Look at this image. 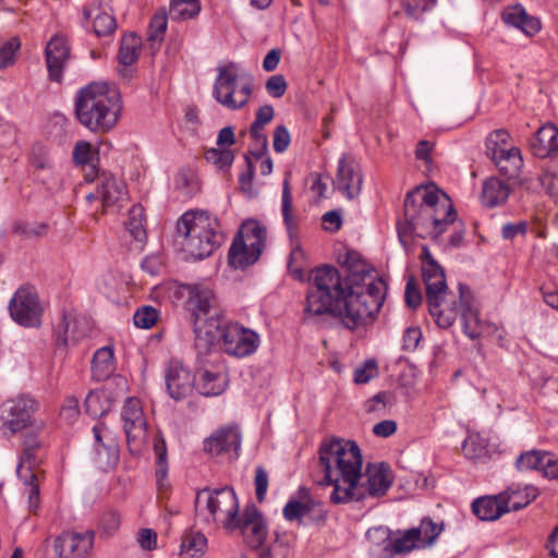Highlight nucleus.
I'll return each mask as SVG.
<instances>
[{
    "label": "nucleus",
    "mask_w": 558,
    "mask_h": 558,
    "mask_svg": "<svg viewBox=\"0 0 558 558\" xmlns=\"http://www.w3.org/2000/svg\"><path fill=\"white\" fill-rule=\"evenodd\" d=\"M313 509L311 502H302L299 500H290L283 507L282 513L287 521H301Z\"/></svg>",
    "instance_id": "obj_52"
},
{
    "label": "nucleus",
    "mask_w": 558,
    "mask_h": 558,
    "mask_svg": "<svg viewBox=\"0 0 558 558\" xmlns=\"http://www.w3.org/2000/svg\"><path fill=\"white\" fill-rule=\"evenodd\" d=\"M80 402L78 399L69 396L64 399L61 410L60 417L68 424H73L80 416Z\"/></svg>",
    "instance_id": "obj_57"
},
{
    "label": "nucleus",
    "mask_w": 558,
    "mask_h": 558,
    "mask_svg": "<svg viewBox=\"0 0 558 558\" xmlns=\"http://www.w3.org/2000/svg\"><path fill=\"white\" fill-rule=\"evenodd\" d=\"M195 513L205 523L221 524L229 531L236 530L239 500L235 492L229 486L198 489L195 497Z\"/></svg>",
    "instance_id": "obj_7"
},
{
    "label": "nucleus",
    "mask_w": 558,
    "mask_h": 558,
    "mask_svg": "<svg viewBox=\"0 0 558 558\" xmlns=\"http://www.w3.org/2000/svg\"><path fill=\"white\" fill-rule=\"evenodd\" d=\"M227 375L222 372L203 371L195 387L205 397L221 395L227 388Z\"/></svg>",
    "instance_id": "obj_33"
},
{
    "label": "nucleus",
    "mask_w": 558,
    "mask_h": 558,
    "mask_svg": "<svg viewBox=\"0 0 558 558\" xmlns=\"http://www.w3.org/2000/svg\"><path fill=\"white\" fill-rule=\"evenodd\" d=\"M206 161L216 166L219 170L227 171L234 161V154L228 148H209L204 155Z\"/></svg>",
    "instance_id": "obj_48"
},
{
    "label": "nucleus",
    "mask_w": 558,
    "mask_h": 558,
    "mask_svg": "<svg viewBox=\"0 0 558 558\" xmlns=\"http://www.w3.org/2000/svg\"><path fill=\"white\" fill-rule=\"evenodd\" d=\"M166 389L171 399H186L195 388V376L179 360H170L163 371Z\"/></svg>",
    "instance_id": "obj_16"
},
{
    "label": "nucleus",
    "mask_w": 558,
    "mask_h": 558,
    "mask_svg": "<svg viewBox=\"0 0 558 558\" xmlns=\"http://www.w3.org/2000/svg\"><path fill=\"white\" fill-rule=\"evenodd\" d=\"M95 154L92 149L90 143L86 141H78L73 149V161L80 166H87L89 170L86 172V179L92 181L97 175V169L93 163Z\"/></svg>",
    "instance_id": "obj_42"
},
{
    "label": "nucleus",
    "mask_w": 558,
    "mask_h": 558,
    "mask_svg": "<svg viewBox=\"0 0 558 558\" xmlns=\"http://www.w3.org/2000/svg\"><path fill=\"white\" fill-rule=\"evenodd\" d=\"M531 150L537 158L554 157L558 154V128L548 123L539 128L530 142Z\"/></svg>",
    "instance_id": "obj_25"
},
{
    "label": "nucleus",
    "mask_w": 558,
    "mask_h": 558,
    "mask_svg": "<svg viewBox=\"0 0 558 558\" xmlns=\"http://www.w3.org/2000/svg\"><path fill=\"white\" fill-rule=\"evenodd\" d=\"M267 229L258 220L248 219L242 223L228 253L229 265L235 269H245L255 264L265 246Z\"/></svg>",
    "instance_id": "obj_9"
},
{
    "label": "nucleus",
    "mask_w": 558,
    "mask_h": 558,
    "mask_svg": "<svg viewBox=\"0 0 558 558\" xmlns=\"http://www.w3.org/2000/svg\"><path fill=\"white\" fill-rule=\"evenodd\" d=\"M122 110L120 94L108 84L92 83L75 97V114L92 132L105 133L117 124Z\"/></svg>",
    "instance_id": "obj_5"
},
{
    "label": "nucleus",
    "mask_w": 558,
    "mask_h": 558,
    "mask_svg": "<svg viewBox=\"0 0 558 558\" xmlns=\"http://www.w3.org/2000/svg\"><path fill=\"white\" fill-rule=\"evenodd\" d=\"M120 514L116 510L106 511L100 520V526L107 535H112L120 527Z\"/></svg>",
    "instance_id": "obj_64"
},
{
    "label": "nucleus",
    "mask_w": 558,
    "mask_h": 558,
    "mask_svg": "<svg viewBox=\"0 0 558 558\" xmlns=\"http://www.w3.org/2000/svg\"><path fill=\"white\" fill-rule=\"evenodd\" d=\"M459 294L448 289L446 281H437L425 287L426 303L430 316L439 328H450L458 315L461 317L464 333L471 338L480 337V312L469 286L459 283Z\"/></svg>",
    "instance_id": "obj_4"
},
{
    "label": "nucleus",
    "mask_w": 558,
    "mask_h": 558,
    "mask_svg": "<svg viewBox=\"0 0 558 558\" xmlns=\"http://www.w3.org/2000/svg\"><path fill=\"white\" fill-rule=\"evenodd\" d=\"M207 548V538L201 532L186 533L181 543V555L189 558L202 557Z\"/></svg>",
    "instance_id": "obj_40"
},
{
    "label": "nucleus",
    "mask_w": 558,
    "mask_h": 558,
    "mask_svg": "<svg viewBox=\"0 0 558 558\" xmlns=\"http://www.w3.org/2000/svg\"><path fill=\"white\" fill-rule=\"evenodd\" d=\"M175 294L183 300V307L189 313L191 322L218 310L214 291L203 284H180Z\"/></svg>",
    "instance_id": "obj_14"
},
{
    "label": "nucleus",
    "mask_w": 558,
    "mask_h": 558,
    "mask_svg": "<svg viewBox=\"0 0 558 558\" xmlns=\"http://www.w3.org/2000/svg\"><path fill=\"white\" fill-rule=\"evenodd\" d=\"M227 323L219 310L192 322L195 345L202 350H209L214 344L221 343Z\"/></svg>",
    "instance_id": "obj_18"
},
{
    "label": "nucleus",
    "mask_w": 558,
    "mask_h": 558,
    "mask_svg": "<svg viewBox=\"0 0 558 558\" xmlns=\"http://www.w3.org/2000/svg\"><path fill=\"white\" fill-rule=\"evenodd\" d=\"M218 228V220L210 218L207 211L184 213L177 223L182 250L193 259L208 257L223 241V234Z\"/></svg>",
    "instance_id": "obj_6"
},
{
    "label": "nucleus",
    "mask_w": 558,
    "mask_h": 558,
    "mask_svg": "<svg viewBox=\"0 0 558 558\" xmlns=\"http://www.w3.org/2000/svg\"><path fill=\"white\" fill-rule=\"evenodd\" d=\"M40 450H23L16 472L23 481L25 493L28 495L29 511L36 512L39 507V484L35 468L41 462Z\"/></svg>",
    "instance_id": "obj_20"
},
{
    "label": "nucleus",
    "mask_w": 558,
    "mask_h": 558,
    "mask_svg": "<svg viewBox=\"0 0 558 558\" xmlns=\"http://www.w3.org/2000/svg\"><path fill=\"white\" fill-rule=\"evenodd\" d=\"M45 59L48 77L52 82L61 83L63 73L70 59V46L61 35H54L46 45Z\"/></svg>",
    "instance_id": "obj_21"
},
{
    "label": "nucleus",
    "mask_w": 558,
    "mask_h": 558,
    "mask_svg": "<svg viewBox=\"0 0 558 558\" xmlns=\"http://www.w3.org/2000/svg\"><path fill=\"white\" fill-rule=\"evenodd\" d=\"M457 218L448 196L432 186H416L407 193L403 204V221L397 225L403 243L407 235L437 240Z\"/></svg>",
    "instance_id": "obj_2"
},
{
    "label": "nucleus",
    "mask_w": 558,
    "mask_h": 558,
    "mask_svg": "<svg viewBox=\"0 0 558 558\" xmlns=\"http://www.w3.org/2000/svg\"><path fill=\"white\" fill-rule=\"evenodd\" d=\"M377 364L375 361L369 360L364 363L362 367L354 371V383L366 384L377 375Z\"/></svg>",
    "instance_id": "obj_62"
},
{
    "label": "nucleus",
    "mask_w": 558,
    "mask_h": 558,
    "mask_svg": "<svg viewBox=\"0 0 558 558\" xmlns=\"http://www.w3.org/2000/svg\"><path fill=\"white\" fill-rule=\"evenodd\" d=\"M392 558L396 555L407 554L413 550L416 547H421L420 544V532L418 530L409 529L404 533H402L399 537H392Z\"/></svg>",
    "instance_id": "obj_45"
},
{
    "label": "nucleus",
    "mask_w": 558,
    "mask_h": 558,
    "mask_svg": "<svg viewBox=\"0 0 558 558\" xmlns=\"http://www.w3.org/2000/svg\"><path fill=\"white\" fill-rule=\"evenodd\" d=\"M413 529L420 532L421 547H426L434 544L442 531V525L435 523L430 518H424L420 525Z\"/></svg>",
    "instance_id": "obj_49"
},
{
    "label": "nucleus",
    "mask_w": 558,
    "mask_h": 558,
    "mask_svg": "<svg viewBox=\"0 0 558 558\" xmlns=\"http://www.w3.org/2000/svg\"><path fill=\"white\" fill-rule=\"evenodd\" d=\"M498 171L509 179L518 177L523 167V158L518 147L511 146L492 159Z\"/></svg>",
    "instance_id": "obj_32"
},
{
    "label": "nucleus",
    "mask_w": 558,
    "mask_h": 558,
    "mask_svg": "<svg viewBox=\"0 0 558 558\" xmlns=\"http://www.w3.org/2000/svg\"><path fill=\"white\" fill-rule=\"evenodd\" d=\"M290 142L291 137L288 129L283 124L278 125L274 131V150L279 154L286 151L290 145Z\"/></svg>",
    "instance_id": "obj_61"
},
{
    "label": "nucleus",
    "mask_w": 558,
    "mask_h": 558,
    "mask_svg": "<svg viewBox=\"0 0 558 558\" xmlns=\"http://www.w3.org/2000/svg\"><path fill=\"white\" fill-rule=\"evenodd\" d=\"M29 162L38 170H50L53 167L48 147L40 143L33 145L29 154Z\"/></svg>",
    "instance_id": "obj_50"
},
{
    "label": "nucleus",
    "mask_w": 558,
    "mask_h": 558,
    "mask_svg": "<svg viewBox=\"0 0 558 558\" xmlns=\"http://www.w3.org/2000/svg\"><path fill=\"white\" fill-rule=\"evenodd\" d=\"M13 320L24 327H38L41 320L43 308L38 295L31 287L20 288L9 304Z\"/></svg>",
    "instance_id": "obj_15"
},
{
    "label": "nucleus",
    "mask_w": 558,
    "mask_h": 558,
    "mask_svg": "<svg viewBox=\"0 0 558 558\" xmlns=\"http://www.w3.org/2000/svg\"><path fill=\"white\" fill-rule=\"evenodd\" d=\"M97 193L105 210L111 207H120L128 196L124 182L107 173H102L98 178Z\"/></svg>",
    "instance_id": "obj_24"
},
{
    "label": "nucleus",
    "mask_w": 558,
    "mask_h": 558,
    "mask_svg": "<svg viewBox=\"0 0 558 558\" xmlns=\"http://www.w3.org/2000/svg\"><path fill=\"white\" fill-rule=\"evenodd\" d=\"M507 504V512L525 508L537 497V489L533 486H511L501 493Z\"/></svg>",
    "instance_id": "obj_34"
},
{
    "label": "nucleus",
    "mask_w": 558,
    "mask_h": 558,
    "mask_svg": "<svg viewBox=\"0 0 558 558\" xmlns=\"http://www.w3.org/2000/svg\"><path fill=\"white\" fill-rule=\"evenodd\" d=\"M265 88L270 96L275 98H280L286 94L287 82L283 75L276 74L267 80Z\"/></svg>",
    "instance_id": "obj_63"
},
{
    "label": "nucleus",
    "mask_w": 558,
    "mask_h": 558,
    "mask_svg": "<svg viewBox=\"0 0 558 558\" xmlns=\"http://www.w3.org/2000/svg\"><path fill=\"white\" fill-rule=\"evenodd\" d=\"M341 264L349 271L350 283L333 266L323 265L312 271L304 314L317 319L329 315L345 328L355 330L378 314L386 298L387 284L381 278L371 276L355 251L348 252Z\"/></svg>",
    "instance_id": "obj_1"
},
{
    "label": "nucleus",
    "mask_w": 558,
    "mask_h": 558,
    "mask_svg": "<svg viewBox=\"0 0 558 558\" xmlns=\"http://www.w3.org/2000/svg\"><path fill=\"white\" fill-rule=\"evenodd\" d=\"M362 172L360 166L351 158L342 156L338 162V171L335 184L337 189L353 199L360 195L362 189Z\"/></svg>",
    "instance_id": "obj_23"
},
{
    "label": "nucleus",
    "mask_w": 558,
    "mask_h": 558,
    "mask_svg": "<svg viewBox=\"0 0 558 558\" xmlns=\"http://www.w3.org/2000/svg\"><path fill=\"white\" fill-rule=\"evenodd\" d=\"M404 300L407 305L413 310L422 303V294L413 277H410L407 281Z\"/></svg>",
    "instance_id": "obj_60"
},
{
    "label": "nucleus",
    "mask_w": 558,
    "mask_h": 558,
    "mask_svg": "<svg viewBox=\"0 0 558 558\" xmlns=\"http://www.w3.org/2000/svg\"><path fill=\"white\" fill-rule=\"evenodd\" d=\"M168 15L166 11L157 12L150 20L147 38L153 43H161L167 31Z\"/></svg>",
    "instance_id": "obj_51"
},
{
    "label": "nucleus",
    "mask_w": 558,
    "mask_h": 558,
    "mask_svg": "<svg viewBox=\"0 0 558 558\" xmlns=\"http://www.w3.org/2000/svg\"><path fill=\"white\" fill-rule=\"evenodd\" d=\"M511 136L505 129H498L488 134L486 137L485 146L487 156L493 159L505 149L510 148L509 145Z\"/></svg>",
    "instance_id": "obj_46"
},
{
    "label": "nucleus",
    "mask_w": 558,
    "mask_h": 558,
    "mask_svg": "<svg viewBox=\"0 0 558 558\" xmlns=\"http://www.w3.org/2000/svg\"><path fill=\"white\" fill-rule=\"evenodd\" d=\"M465 458L475 462H485L489 457L486 438L478 433L470 434L462 444Z\"/></svg>",
    "instance_id": "obj_38"
},
{
    "label": "nucleus",
    "mask_w": 558,
    "mask_h": 558,
    "mask_svg": "<svg viewBox=\"0 0 558 558\" xmlns=\"http://www.w3.org/2000/svg\"><path fill=\"white\" fill-rule=\"evenodd\" d=\"M144 220V208L141 205H133L129 210V217L128 221L125 222V228L130 235L138 242H143L146 240Z\"/></svg>",
    "instance_id": "obj_43"
},
{
    "label": "nucleus",
    "mask_w": 558,
    "mask_h": 558,
    "mask_svg": "<svg viewBox=\"0 0 558 558\" xmlns=\"http://www.w3.org/2000/svg\"><path fill=\"white\" fill-rule=\"evenodd\" d=\"M293 248L290 253L288 260V269L293 275L294 278L302 280L303 279V269L302 262L305 258V253L301 248L298 239L294 242H291Z\"/></svg>",
    "instance_id": "obj_54"
},
{
    "label": "nucleus",
    "mask_w": 558,
    "mask_h": 558,
    "mask_svg": "<svg viewBox=\"0 0 558 558\" xmlns=\"http://www.w3.org/2000/svg\"><path fill=\"white\" fill-rule=\"evenodd\" d=\"M43 427V422L29 426V429L24 435L23 450H40L43 448V440L38 435V432L41 430Z\"/></svg>",
    "instance_id": "obj_58"
},
{
    "label": "nucleus",
    "mask_w": 558,
    "mask_h": 558,
    "mask_svg": "<svg viewBox=\"0 0 558 558\" xmlns=\"http://www.w3.org/2000/svg\"><path fill=\"white\" fill-rule=\"evenodd\" d=\"M111 393L107 389L90 391L85 398V410L94 418L108 413L112 405Z\"/></svg>",
    "instance_id": "obj_36"
},
{
    "label": "nucleus",
    "mask_w": 558,
    "mask_h": 558,
    "mask_svg": "<svg viewBox=\"0 0 558 558\" xmlns=\"http://www.w3.org/2000/svg\"><path fill=\"white\" fill-rule=\"evenodd\" d=\"M366 481L361 483V480L355 481V487L349 494L350 501H361L366 497H381L391 487L393 476L391 470L386 463H368L365 470Z\"/></svg>",
    "instance_id": "obj_11"
},
{
    "label": "nucleus",
    "mask_w": 558,
    "mask_h": 558,
    "mask_svg": "<svg viewBox=\"0 0 558 558\" xmlns=\"http://www.w3.org/2000/svg\"><path fill=\"white\" fill-rule=\"evenodd\" d=\"M366 538L369 543V558H392V536L388 527H371L366 532Z\"/></svg>",
    "instance_id": "obj_30"
},
{
    "label": "nucleus",
    "mask_w": 558,
    "mask_h": 558,
    "mask_svg": "<svg viewBox=\"0 0 558 558\" xmlns=\"http://www.w3.org/2000/svg\"><path fill=\"white\" fill-rule=\"evenodd\" d=\"M217 72L213 85L214 99L230 110L245 107L253 92L254 77L247 72L241 73L235 62L219 65Z\"/></svg>",
    "instance_id": "obj_8"
},
{
    "label": "nucleus",
    "mask_w": 558,
    "mask_h": 558,
    "mask_svg": "<svg viewBox=\"0 0 558 558\" xmlns=\"http://www.w3.org/2000/svg\"><path fill=\"white\" fill-rule=\"evenodd\" d=\"M84 16L93 22L94 32L98 37L112 34L117 28L116 19L101 5L84 8Z\"/></svg>",
    "instance_id": "obj_31"
},
{
    "label": "nucleus",
    "mask_w": 558,
    "mask_h": 558,
    "mask_svg": "<svg viewBox=\"0 0 558 558\" xmlns=\"http://www.w3.org/2000/svg\"><path fill=\"white\" fill-rule=\"evenodd\" d=\"M201 12L199 0H170L169 15L174 21H185Z\"/></svg>",
    "instance_id": "obj_41"
},
{
    "label": "nucleus",
    "mask_w": 558,
    "mask_h": 558,
    "mask_svg": "<svg viewBox=\"0 0 558 558\" xmlns=\"http://www.w3.org/2000/svg\"><path fill=\"white\" fill-rule=\"evenodd\" d=\"M548 452L549 451L536 449L522 452L515 460L517 470L521 472L537 470L541 472L544 465V461L548 457Z\"/></svg>",
    "instance_id": "obj_44"
},
{
    "label": "nucleus",
    "mask_w": 558,
    "mask_h": 558,
    "mask_svg": "<svg viewBox=\"0 0 558 558\" xmlns=\"http://www.w3.org/2000/svg\"><path fill=\"white\" fill-rule=\"evenodd\" d=\"M242 435L238 426H222L204 440V451L211 457L228 456L236 459L240 456Z\"/></svg>",
    "instance_id": "obj_17"
},
{
    "label": "nucleus",
    "mask_w": 558,
    "mask_h": 558,
    "mask_svg": "<svg viewBox=\"0 0 558 558\" xmlns=\"http://www.w3.org/2000/svg\"><path fill=\"white\" fill-rule=\"evenodd\" d=\"M422 259V278L425 287L437 281H446L442 267L433 257L428 246L424 245L421 252Z\"/></svg>",
    "instance_id": "obj_37"
},
{
    "label": "nucleus",
    "mask_w": 558,
    "mask_h": 558,
    "mask_svg": "<svg viewBox=\"0 0 558 558\" xmlns=\"http://www.w3.org/2000/svg\"><path fill=\"white\" fill-rule=\"evenodd\" d=\"M472 512L482 521H495L507 513V504L502 494L483 496L472 502Z\"/></svg>",
    "instance_id": "obj_28"
},
{
    "label": "nucleus",
    "mask_w": 558,
    "mask_h": 558,
    "mask_svg": "<svg viewBox=\"0 0 558 558\" xmlns=\"http://www.w3.org/2000/svg\"><path fill=\"white\" fill-rule=\"evenodd\" d=\"M319 468L324 473L320 485L332 486L330 501L335 505L350 502L349 494L362 476V454L355 441L342 438L324 440L319 446Z\"/></svg>",
    "instance_id": "obj_3"
},
{
    "label": "nucleus",
    "mask_w": 558,
    "mask_h": 558,
    "mask_svg": "<svg viewBox=\"0 0 558 558\" xmlns=\"http://www.w3.org/2000/svg\"><path fill=\"white\" fill-rule=\"evenodd\" d=\"M437 0H402L401 5L409 20L418 22L423 20L424 13L433 10Z\"/></svg>",
    "instance_id": "obj_47"
},
{
    "label": "nucleus",
    "mask_w": 558,
    "mask_h": 558,
    "mask_svg": "<svg viewBox=\"0 0 558 558\" xmlns=\"http://www.w3.org/2000/svg\"><path fill=\"white\" fill-rule=\"evenodd\" d=\"M250 135L255 142V145L258 146V149L252 151V155L255 159H262L268 151V137L264 133L263 128L255 126L253 124L250 126Z\"/></svg>",
    "instance_id": "obj_56"
},
{
    "label": "nucleus",
    "mask_w": 558,
    "mask_h": 558,
    "mask_svg": "<svg viewBox=\"0 0 558 558\" xmlns=\"http://www.w3.org/2000/svg\"><path fill=\"white\" fill-rule=\"evenodd\" d=\"M510 193L511 189L508 183L496 177H490L483 182L481 201L487 208L498 207L507 202Z\"/></svg>",
    "instance_id": "obj_29"
},
{
    "label": "nucleus",
    "mask_w": 558,
    "mask_h": 558,
    "mask_svg": "<svg viewBox=\"0 0 558 558\" xmlns=\"http://www.w3.org/2000/svg\"><path fill=\"white\" fill-rule=\"evenodd\" d=\"M260 344L259 335L236 322H228L222 335V350L235 357H246L254 354Z\"/></svg>",
    "instance_id": "obj_13"
},
{
    "label": "nucleus",
    "mask_w": 558,
    "mask_h": 558,
    "mask_svg": "<svg viewBox=\"0 0 558 558\" xmlns=\"http://www.w3.org/2000/svg\"><path fill=\"white\" fill-rule=\"evenodd\" d=\"M281 215L288 236L291 242L298 239L300 218L294 213L293 197L290 186V173H286L282 182Z\"/></svg>",
    "instance_id": "obj_27"
},
{
    "label": "nucleus",
    "mask_w": 558,
    "mask_h": 558,
    "mask_svg": "<svg viewBox=\"0 0 558 558\" xmlns=\"http://www.w3.org/2000/svg\"><path fill=\"white\" fill-rule=\"evenodd\" d=\"M121 417L129 449L134 454L138 453L147 433V421L141 401L135 397L128 398L122 408Z\"/></svg>",
    "instance_id": "obj_12"
},
{
    "label": "nucleus",
    "mask_w": 558,
    "mask_h": 558,
    "mask_svg": "<svg viewBox=\"0 0 558 558\" xmlns=\"http://www.w3.org/2000/svg\"><path fill=\"white\" fill-rule=\"evenodd\" d=\"M39 409L38 402L27 395L9 399L0 405L1 432L4 436H12L29 426H33L34 414Z\"/></svg>",
    "instance_id": "obj_10"
},
{
    "label": "nucleus",
    "mask_w": 558,
    "mask_h": 558,
    "mask_svg": "<svg viewBox=\"0 0 558 558\" xmlns=\"http://www.w3.org/2000/svg\"><path fill=\"white\" fill-rule=\"evenodd\" d=\"M502 21L507 25L520 29L529 37L536 35L542 28L541 21L535 16L529 15L520 4L506 9L502 13Z\"/></svg>",
    "instance_id": "obj_26"
},
{
    "label": "nucleus",
    "mask_w": 558,
    "mask_h": 558,
    "mask_svg": "<svg viewBox=\"0 0 558 558\" xmlns=\"http://www.w3.org/2000/svg\"><path fill=\"white\" fill-rule=\"evenodd\" d=\"M141 45V38L136 34L124 35L118 52L119 62L124 66L133 64L138 59Z\"/></svg>",
    "instance_id": "obj_39"
},
{
    "label": "nucleus",
    "mask_w": 558,
    "mask_h": 558,
    "mask_svg": "<svg viewBox=\"0 0 558 558\" xmlns=\"http://www.w3.org/2000/svg\"><path fill=\"white\" fill-rule=\"evenodd\" d=\"M21 47V43L16 37L5 41L0 47V69H7L15 62V54Z\"/></svg>",
    "instance_id": "obj_55"
},
{
    "label": "nucleus",
    "mask_w": 558,
    "mask_h": 558,
    "mask_svg": "<svg viewBox=\"0 0 558 558\" xmlns=\"http://www.w3.org/2000/svg\"><path fill=\"white\" fill-rule=\"evenodd\" d=\"M236 529H240L246 543L253 548L264 545L267 537V525L255 505L245 508L242 518L236 519Z\"/></svg>",
    "instance_id": "obj_22"
},
{
    "label": "nucleus",
    "mask_w": 558,
    "mask_h": 558,
    "mask_svg": "<svg viewBox=\"0 0 558 558\" xmlns=\"http://www.w3.org/2000/svg\"><path fill=\"white\" fill-rule=\"evenodd\" d=\"M158 318L159 312L154 306L145 305L135 312L133 322L136 327L149 329L157 323Z\"/></svg>",
    "instance_id": "obj_53"
},
{
    "label": "nucleus",
    "mask_w": 558,
    "mask_h": 558,
    "mask_svg": "<svg viewBox=\"0 0 558 558\" xmlns=\"http://www.w3.org/2000/svg\"><path fill=\"white\" fill-rule=\"evenodd\" d=\"M94 545V532L65 531L54 541V551L59 558H86Z\"/></svg>",
    "instance_id": "obj_19"
},
{
    "label": "nucleus",
    "mask_w": 558,
    "mask_h": 558,
    "mask_svg": "<svg viewBox=\"0 0 558 558\" xmlns=\"http://www.w3.org/2000/svg\"><path fill=\"white\" fill-rule=\"evenodd\" d=\"M114 371L113 350L110 347L98 349L92 360L93 378L97 381L106 380Z\"/></svg>",
    "instance_id": "obj_35"
},
{
    "label": "nucleus",
    "mask_w": 558,
    "mask_h": 558,
    "mask_svg": "<svg viewBox=\"0 0 558 558\" xmlns=\"http://www.w3.org/2000/svg\"><path fill=\"white\" fill-rule=\"evenodd\" d=\"M154 452L156 456V463L158 465V473L165 475L168 468L167 462V447L166 441L161 435H157L154 440Z\"/></svg>",
    "instance_id": "obj_59"
}]
</instances>
